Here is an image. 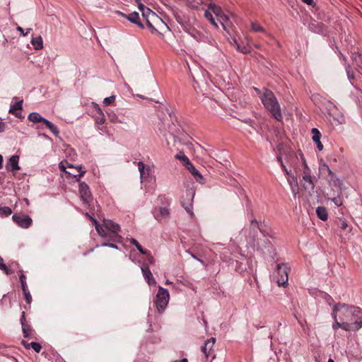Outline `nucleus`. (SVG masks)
<instances>
[{"mask_svg": "<svg viewBox=\"0 0 362 362\" xmlns=\"http://www.w3.org/2000/svg\"><path fill=\"white\" fill-rule=\"evenodd\" d=\"M334 329L341 328L345 331L356 332L362 327V312L358 308L337 305L333 308Z\"/></svg>", "mask_w": 362, "mask_h": 362, "instance_id": "f257e3e1", "label": "nucleus"}, {"mask_svg": "<svg viewBox=\"0 0 362 362\" xmlns=\"http://www.w3.org/2000/svg\"><path fill=\"white\" fill-rule=\"evenodd\" d=\"M144 9L143 18L146 21L148 27L152 33H156L162 37L170 31L168 25L151 9Z\"/></svg>", "mask_w": 362, "mask_h": 362, "instance_id": "f03ea898", "label": "nucleus"}, {"mask_svg": "<svg viewBox=\"0 0 362 362\" xmlns=\"http://www.w3.org/2000/svg\"><path fill=\"white\" fill-rule=\"evenodd\" d=\"M144 9L143 18L146 21L148 27L152 33H156L162 37L170 31L168 25L151 9Z\"/></svg>", "mask_w": 362, "mask_h": 362, "instance_id": "7ed1b4c3", "label": "nucleus"}, {"mask_svg": "<svg viewBox=\"0 0 362 362\" xmlns=\"http://www.w3.org/2000/svg\"><path fill=\"white\" fill-rule=\"evenodd\" d=\"M261 100L265 108L271 112L272 116L278 121H280L282 118L281 108L274 93L269 90H265L261 96Z\"/></svg>", "mask_w": 362, "mask_h": 362, "instance_id": "20e7f679", "label": "nucleus"}, {"mask_svg": "<svg viewBox=\"0 0 362 362\" xmlns=\"http://www.w3.org/2000/svg\"><path fill=\"white\" fill-rule=\"evenodd\" d=\"M59 167L61 170L69 176H72L76 178L78 181L82 176H83L86 173V170L82 169L81 165L74 166L71 164H69L66 161L60 162Z\"/></svg>", "mask_w": 362, "mask_h": 362, "instance_id": "39448f33", "label": "nucleus"}, {"mask_svg": "<svg viewBox=\"0 0 362 362\" xmlns=\"http://www.w3.org/2000/svg\"><path fill=\"white\" fill-rule=\"evenodd\" d=\"M169 298L170 295L168 291L165 288L158 286V291L156 294L155 303L157 309L160 312L163 311L165 308L168 304Z\"/></svg>", "mask_w": 362, "mask_h": 362, "instance_id": "423d86ee", "label": "nucleus"}, {"mask_svg": "<svg viewBox=\"0 0 362 362\" xmlns=\"http://www.w3.org/2000/svg\"><path fill=\"white\" fill-rule=\"evenodd\" d=\"M209 9L217 17L218 21L220 22L224 29L228 21V17L222 11V9L214 4H210Z\"/></svg>", "mask_w": 362, "mask_h": 362, "instance_id": "0eeeda50", "label": "nucleus"}, {"mask_svg": "<svg viewBox=\"0 0 362 362\" xmlns=\"http://www.w3.org/2000/svg\"><path fill=\"white\" fill-rule=\"evenodd\" d=\"M289 267L286 264H281L277 266V272L280 278L276 281L279 286H285L288 280Z\"/></svg>", "mask_w": 362, "mask_h": 362, "instance_id": "6e6552de", "label": "nucleus"}, {"mask_svg": "<svg viewBox=\"0 0 362 362\" xmlns=\"http://www.w3.org/2000/svg\"><path fill=\"white\" fill-rule=\"evenodd\" d=\"M79 194L83 202L89 203L92 201L93 197L89 187L83 182L79 183Z\"/></svg>", "mask_w": 362, "mask_h": 362, "instance_id": "1a4fd4ad", "label": "nucleus"}, {"mask_svg": "<svg viewBox=\"0 0 362 362\" xmlns=\"http://www.w3.org/2000/svg\"><path fill=\"white\" fill-rule=\"evenodd\" d=\"M13 221L16 223L20 227L23 228H28L32 224V218L28 216H18L13 215L12 216Z\"/></svg>", "mask_w": 362, "mask_h": 362, "instance_id": "9d476101", "label": "nucleus"}, {"mask_svg": "<svg viewBox=\"0 0 362 362\" xmlns=\"http://www.w3.org/2000/svg\"><path fill=\"white\" fill-rule=\"evenodd\" d=\"M92 106L95 112V113L94 115V118H95V122L98 124H105L106 119H105V116L102 109L95 103H93Z\"/></svg>", "mask_w": 362, "mask_h": 362, "instance_id": "9b49d317", "label": "nucleus"}, {"mask_svg": "<svg viewBox=\"0 0 362 362\" xmlns=\"http://www.w3.org/2000/svg\"><path fill=\"white\" fill-rule=\"evenodd\" d=\"M193 197H194V193L192 192H189L187 194V198H186V201L184 200L182 201V206L185 208V209L186 210V211L191 216L193 215V211H192V201H193Z\"/></svg>", "mask_w": 362, "mask_h": 362, "instance_id": "f8f14e48", "label": "nucleus"}, {"mask_svg": "<svg viewBox=\"0 0 362 362\" xmlns=\"http://www.w3.org/2000/svg\"><path fill=\"white\" fill-rule=\"evenodd\" d=\"M287 180L289 184L291 192L294 198H296V196L299 194L300 190L298 180L295 176H290Z\"/></svg>", "mask_w": 362, "mask_h": 362, "instance_id": "ddd939ff", "label": "nucleus"}, {"mask_svg": "<svg viewBox=\"0 0 362 362\" xmlns=\"http://www.w3.org/2000/svg\"><path fill=\"white\" fill-rule=\"evenodd\" d=\"M19 156L16 155L12 156L6 165V168L11 171H16L20 169L18 165Z\"/></svg>", "mask_w": 362, "mask_h": 362, "instance_id": "4468645a", "label": "nucleus"}, {"mask_svg": "<svg viewBox=\"0 0 362 362\" xmlns=\"http://www.w3.org/2000/svg\"><path fill=\"white\" fill-rule=\"evenodd\" d=\"M216 339L214 337L211 338L204 343V345L202 346V351L206 357H208L210 351L212 350L213 346L215 344Z\"/></svg>", "mask_w": 362, "mask_h": 362, "instance_id": "2eb2a0df", "label": "nucleus"}, {"mask_svg": "<svg viewBox=\"0 0 362 362\" xmlns=\"http://www.w3.org/2000/svg\"><path fill=\"white\" fill-rule=\"evenodd\" d=\"M312 134L313 141L316 144L318 150L322 151L323 149V145L320 141L321 134L320 131L316 128H313L312 129Z\"/></svg>", "mask_w": 362, "mask_h": 362, "instance_id": "dca6fc26", "label": "nucleus"}, {"mask_svg": "<svg viewBox=\"0 0 362 362\" xmlns=\"http://www.w3.org/2000/svg\"><path fill=\"white\" fill-rule=\"evenodd\" d=\"M141 271L144 275V277L146 280L148 285H155L156 280L153 276V274L148 267H142Z\"/></svg>", "mask_w": 362, "mask_h": 362, "instance_id": "f3484780", "label": "nucleus"}, {"mask_svg": "<svg viewBox=\"0 0 362 362\" xmlns=\"http://www.w3.org/2000/svg\"><path fill=\"white\" fill-rule=\"evenodd\" d=\"M103 226L107 230H109L114 233H117L119 230V225L115 223L111 220H105L103 221Z\"/></svg>", "mask_w": 362, "mask_h": 362, "instance_id": "a211bd4d", "label": "nucleus"}, {"mask_svg": "<svg viewBox=\"0 0 362 362\" xmlns=\"http://www.w3.org/2000/svg\"><path fill=\"white\" fill-rule=\"evenodd\" d=\"M127 20L132 23L136 24L140 28H144V26L140 21L139 13L134 11L128 15Z\"/></svg>", "mask_w": 362, "mask_h": 362, "instance_id": "6ab92c4d", "label": "nucleus"}, {"mask_svg": "<svg viewBox=\"0 0 362 362\" xmlns=\"http://www.w3.org/2000/svg\"><path fill=\"white\" fill-rule=\"evenodd\" d=\"M138 168L140 173L141 180H144L149 175L150 170L148 168L146 167L145 164L143 162H139L137 163Z\"/></svg>", "mask_w": 362, "mask_h": 362, "instance_id": "aec40b11", "label": "nucleus"}, {"mask_svg": "<svg viewBox=\"0 0 362 362\" xmlns=\"http://www.w3.org/2000/svg\"><path fill=\"white\" fill-rule=\"evenodd\" d=\"M28 119L33 122V123H38V122H44L45 123V121L47 119L42 117L39 113L37 112H31L29 114L28 117Z\"/></svg>", "mask_w": 362, "mask_h": 362, "instance_id": "412c9836", "label": "nucleus"}, {"mask_svg": "<svg viewBox=\"0 0 362 362\" xmlns=\"http://www.w3.org/2000/svg\"><path fill=\"white\" fill-rule=\"evenodd\" d=\"M303 180L305 182L304 184L305 188L314 189V183L309 172H304L303 175Z\"/></svg>", "mask_w": 362, "mask_h": 362, "instance_id": "4be33fe9", "label": "nucleus"}, {"mask_svg": "<svg viewBox=\"0 0 362 362\" xmlns=\"http://www.w3.org/2000/svg\"><path fill=\"white\" fill-rule=\"evenodd\" d=\"M31 44L34 47V48L37 50L42 49L43 48V41L41 36H37L36 37H33L31 39Z\"/></svg>", "mask_w": 362, "mask_h": 362, "instance_id": "5701e85b", "label": "nucleus"}, {"mask_svg": "<svg viewBox=\"0 0 362 362\" xmlns=\"http://www.w3.org/2000/svg\"><path fill=\"white\" fill-rule=\"evenodd\" d=\"M170 211L169 209L166 207H160L159 208L158 213L156 214V218L158 220H161L163 218H166L169 216Z\"/></svg>", "mask_w": 362, "mask_h": 362, "instance_id": "b1692460", "label": "nucleus"}, {"mask_svg": "<svg viewBox=\"0 0 362 362\" xmlns=\"http://www.w3.org/2000/svg\"><path fill=\"white\" fill-rule=\"evenodd\" d=\"M316 213L319 218L322 221H326L328 218L327 210L323 206H318L316 209Z\"/></svg>", "mask_w": 362, "mask_h": 362, "instance_id": "393cba45", "label": "nucleus"}, {"mask_svg": "<svg viewBox=\"0 0 362 362\" xmlns=\"http://www.w3.org/2000/svg\"><path fill=\"white\" fill-rule=\"evenodd\" d=\"M211 11H206L204 13V17L209 21V22L216 28H218V24L216 22L214 18L212 16Z\"/></svg>", "mask_w": 362, "mask_h": 362, "instance_id": "a878e982", "label": "nucleus"}, {"mask_svg": "<svg viewBox=\"0 0 362 362\" xmlns=\"http://www.w3.org/2000/svg\"><path fill=\"white\" fill-rule=\"evenodd\" d=\"M45 124L49 129V130L56 136L59 135V130L56 126L54 125L50 121L46 120Z\"/></svg>", "mask_w": 362, "mask_h": 362, "instance_id": "bb28decb", "label": "nucleus"}, {"mask_svg": "<svg viewBox=\"0 0 362 362\" xmlns=\"http://www.w3.org/2000/svg\"><path fill=\"white\" fill-rule=\"evenodd\" d=\"M108 119L112 123H122V121L119 119L117 115L115 112L111 111L110 112H107Z\"/></svg>", "mask_w": 362, "mask_h": 362, "instance_id": "cd10ccee", "label": "nucleus"}, {"mask_svg": "<svg viewBox=\"0 0 362 362\" xmlns=\"http://www.w3.org/2000/svg\"><path fill=\"white\" fill-rule=\"evenodd\" d=\"M23 101H18L15 103L9 109L8 112L16 114V110L22 109Z\"/></svg>", "mask_w": 362, "mask_h": 362, "instance_id": "c85d7f7f", "label": "nucleus"}, {"mask_svg": "<svg viewBox=\"0 0 362 362\" xmlns=\"http://www.w3.org/2000/svg\"><path fill=\"white\" fill-rule=\"evenodd\" d=\"M251 30L255 33H264V29L257 23H251Z\"/></svg>", "mask_w": 362, "mask_h": 362, "instance_id": "c756f323", "label": "nucleus"}, {"mask_svg": "<svg viewBox=\"0 0 362 362\" xmlns=\"http://www.w3.org/2000/svg\"><path fill=\"white\" fill-rule=\"evenodd\" d=\"M189 172L194 176V177L197 180V181L203 180L202 175L199 172L198 170H197L195 168V167H193Z\"/></svg>", "mask_w": 362, "mask_h": 362, "instance_id": "7c9ffc66", "label": "nucleus"}, {"mask_svg": "<svg viewBox=\"0 0 362 362\" xmlns=\"http://www.w3.org/2000/svg\"><path fill=\"white\" fill-rule=\"evenodd\" d=\"M12 214V210L8 206H0V216H8Z\"/></svg>", "mask_w": 362, "mask_h": 362, "instance_id": "2f4dec72", "label": "nucleus"}, {"mask_svg": "<svg viewBox=\"0 0 362 362\" xmlns=\"http://www.w3.org/2000/svg\"><path fill=\"white\" fill-rule=\"evenodd\" d=\"M129 242L132 245H134L141 254H146V251L143 249V247L141 246V245L138 243L136 240L131 238L129 239Z\"/></svg>", "mask_w": 362, "mask_h": 362, "instance_id": "473e14b6", "label": "nucleus"}, {"mask_svg": "<svg viewBox=\"0 0 362 362\" xmlns=\"http://www.w3.org/2000/svg\"><path fill=\"white\" fill-rule=\"evenodd\" d=\"M22 330L23 332L24 337H28L31 332V328L30 325H28L26 322H23Z\"/></svg>", "mask_w": 362, "mask_h": 362, "instance_id": "72a5a7b5", "label": "nucleus"}, {"mask_svg": "<svg viewBox=\"0 0 362 362\" xmlns=\"http://www.w3.org/2000/svg\"><path fill=\"white\" fill-rule=\"evenodd\" d=\"M97 232L101 237H107V233L106 232L105 228L103 226V223L102 225H99L98 227L95 228Z\"/></svg>", "mask_w": 362, "mask_h": 362, "instance_id": "f704fd0d", "label": "nucleus"}, {"mask_svg": "<svg viewBox=\"0 0 362 362\" xmlns=\"http://www.w3.org/2000/svg\"><path fill=\"white\" fill-rule=\"evenodd\" d=\"M0 269L3 270L6 274H12V272L4 263V259L1 256H0Z\"/></svg>", "mask_w": 362, "mask_h": 362, "instance_id": "c9c22d12", "label": "nucleus"}, {"mask_svg": "<svg viewBox=\"0 0 362 362\" xmlns=\"http://www.w3.org/2000/svg\"><path fill=\"white\" fill-rule=\"evenodd\" d=\"M334 119L336 120L337 124H342L345 123V117L344 115L341 112H339L337 115V117H334Z\"/></svg>", "mask_w": 362, "mask_h": 362, "instance_id": "e433bc0d", "label": "nucleus"}, {"mask_svg": "<svg viewBox=\"0 0 362 362\" xmlns=\"http://www.w3.org/2000/svg\"><path fill=\"white\" fill-rule=\"evenodd\" d=\"M175 158L180 161L182 162L183 165H185L187 162H188L189 160V158L184 154V153H179L175 156Z\"/></svg>", "mask_w": 362, "mask_h": 362, "instance_id": "4c0bfd02", "label": "nucleus"}, {"mask_svg": "<svg viewBox=\"0 0 362 362\" xmlns=\"http://www.w3.org/2000/svg\"><path fill=\"white\" fill-rule=\"evenodd\" d=\"M30 348H32L36 353L40 352L42 349L41 345L37 342L30 343Z\"/></svg>", "mask_w": 362, "mask_h": 362, "instance_id": "58836bf2", "label": "nucleus"}, {"mask_svg": "<svg viewBox=\"0 0 362 362\" xmlns=\"http://www.w3.org/2000/svg\"><path fill=\"white\" fill-rule=\"evenodd\" d=\"M115 96L112 95V96L105 98L103 100V103L105 105L107 106V105H112L115 102Z\"/></svg>", "mask_w": 362, "mask_h": 362, "instance_id": "ea45409f", "label": "nucleus"}, {"mask_svg": "<svg viewBox=\"0 0 362 362\" xmlns=\"http://www.w3.org/2000/svg\"><path fill=\"white\" fill-rule=\"evenodd\" d=\"M277 160L281 163V166L282 169L284 170V171L286 173V174L287 175H289V177H290L291 176L290 171L286 168V165L284 164L281 156H279L277 157Z\"/></svg>", "mask_w": 362, "mask_h": 362, "instance_id": "a19ab883", "label": "nucleus"}, {"mask_svg": "<svg viewBox=\"0 0 362 362\" xmlns=\"http://www.w3.org/2000/svg\"><path fill=\"white\" fill-rule=\"evenodd\" d=\"M23 291L26 302L28 303H30L31 300H32V297H31V295L30 293L28 288L24 289V290H23Z\"/></svg>", "mask_w": 362, "mask_h": 362, "instance_id": "79ce46f5", "label": "nucleus"}, {"mask_svg": "<svg viewBox=\"0 0 362 362\" xmlns=\"http://www.w3.org/2000/svg\"><path fill=\"white\" fill-rule=\"evenodd\" d=\"M20 281L21 283L22 289H28V288L25 281V276L24 274H21L20 276Z\"/></svg>", "mask_w": 362, "mask_h": 362, "instance_id": "37998d69", "label": "nucleus"}, {"mask_svg": "<svg viewBox=\"0 0 362 362\" xmlns=\"http://www.w3.org/2000/svg\"><path fill=\"white\" fill-rule=\"evenodd\" d=\"M235 44H236V49H237L239 52H242V53H243V54H246V53H248V52H250V49H249L247 47H240V45L236 42V41H235Z\"/></svg>", "mask_w": 362, "mask_h": 362, "instance_id": "c03bdc74", "label": "nucleus"}, {"mask_svg": "<svg viewBox=\"0 0 362 362\" xmlns=\"http://www.w3.org/2000/svg\"><path fill=\"white\" fill-rule=\"evenodd\" d=\"M135 2L138 4V8L139 11L141 12V15L144 14V9H149L148 8L146 7L142 3L141 0H135Z\"/></svg>", "mask_w": 362, "mask_h": 362, "instance_id": "a18cd8bd", "label": "nucleus"}, {"mask_svg": "<svg viewBox=\"0 0 362 362\" xmlns=\"http://www.w3.org/2000/svg\"><path fill=\"white\" fill-rule=\"evenodd\" d=\"M332 201L337 206H341L343 204L342 199L340 197H334L332 199Z\"/></svg>", "mask_w": 362, "mask_h": 362, "instance_id": "49530a36", "label": "nucleus"}, {"mask_svg": "<svg viewBox=\"0 0 362 362\" xmlns=\"http://www.w3.org/2000/svg\"><path fill=\"white\" fill-rule=\"evenodd\" d=\"M16 30H17L18 32H20V33H21L23 36H25V35H28V31H30V28L27 29V32H26V33H25V32H24V30H23V29L21 27H20V26H18V27L16 28Z\"/></svg>", "mask_w": 362, "mask_h": 362, "instance_id": "de8ad7c7", "label": "nucleus"}, {"mask_svg": "<svg viewBox=\"0 0 362 362\" xmlns=\"http://www.w3.org/2000/svg\"><path fill=\"white\" fill-rule=\"evenodd\" d=\"M350 69H351L350 66H347V67H346L347 76L349 79H353V78H354V74L353 73H351Z\"/></svg>", "mask_w": 362, "mask_h": 362, "instance_id": "09e8293b", "label": "nucleus"}, {"mask_svg": "<svg viewBox=\"0 0 362 362\" xmlns=\"http://www.w3.org/2000/svg\"><path fill=\"white\" fill-rule=\"evenodd\" d=\"M321 169L326 170L330 175H333V173L332 172L329 166L327 165L326 164H323L321 167Z\"/></svg>", "mask_w": 362, "mask_h": 362, "instance_id": "8fccbe9b", "label": "nucleus"}, {"mask_svg": "<svg viewBox=\"0 0 362 362\" xmlns=\"http://www.w3.org/2000/svg\"><path fill=\"white\" fill-rule=\"evenodd\" d=\"M86 216H88L90 218V219L92 221V222L94 224L95 228L98 227L100 225L98 221L95 218H94L93 217L90 216L88 214H86Z\"/></svg>", "mask_w": 362, "mask_h": 362, "instance_id": "3c124183", "label": "nucleus"}, {"mask_svg": "<svg viewBox=\"0 0 362 362\" xmlns=\"http://www.w3.org/2000/svg\"><path fill=\"white\" fill-rule=\"evenodd\" d=\"M184 165L185 166V168H186L189 171H190V170H191V169H192L193 167H194L190 160H189L188 162H187Z\"/></svg>", "mask_w": 362, "mask_h": 362, "instance_id": "603ef678", "label": "nucleus"}, {"mask_svg": "<svg viewBox=\"0 0 362 362\" xmlns=\"http://www.w3.org/2000/svg\"><path fill=\"white\" fill-rule=\"evenodd\" d=\"M184 165L185 166V168H186L189 171H190V170H191V169H192L193 167H194L190 160H189L188 162H187Z\"/></svg>", "mask_w": 362, "mask_h": 362, "instance_id": "864d4df0", "label": "nucleus"}, {"mask_svg": "<svg viewBox=\"0 0 362 362\" xmlns=\"http://www.w3.org/2000/svg\"><path fill=\"white\" fill-rule=\"evenodd\" d=\"M187 1L189 2V6L191 7H192V8H198L199 4L194 3L193 0H187Z\"/></svg>", "mask_w": 362, "mask_h": 362, "instance_id": "5fc2aeb1", "label": "nucleus"}, {"mask_svg": "<svg viewBox=\"0 0 362 362\" xmlns=\"http://www.w3.org/2000/svg\"><path fill=\"white\" fill-rule=\"evenodd\" d=\"M102 246H108V247L114 248V249L118 248L116 245L112 244V243H103V244H102Z\"/></svg>", "mask_w": 362, "mask_h": 362, "instance_id": "6e6d98bb", "label": "nucleus"}, {"mask_svg": "<svg viewBox=\"0 0 362 362\" xmlns=\"http://www.w3.org/2000/svg\"><path fill=\"white\" fill-rule=\"evenodd\" d=\"M4 129H5V124L1 120H0V133L4 132Z\"/></svg>", "mask_w": 362, "mask_h": 362, "instance_id": "4d7b16f0", "label": "nucleus"}, {"mask_svg": "<svg viewBox=\"0 0 362 362\" xmlns=\"http://www.w3.org/2000/svg\"><path fill=\"white\" fill-rule=\"evenodd\" d=\"M22 344L24 346V347L27 349H30V343H27L26 341H22Z\"/></svg>", "mask_w": 362, "mask_h": 362, "instance_id": "13d9d810", "label": "nucleus"}, {"mask_svg": "<svg viewBox=\"0 0 362 362\" xmlns=\"http://www.w3.org/2000/svg\"><path fill=\"white\" fill-rule=\"evenodd\" d=\"M348 228V224L346 221H343L341 223V228L346 230Z\"/></svg>", "mask_w": 362, "mask_h": 362, "instance_id": "bf43d9fd", "label": "nucleus"}, {"mask_svg": "<svg viewBox=\"0 0 362 362\" xmlns=\"http://www.w3.org/2000/svg\"><path fill=\"white\" fill-rule=\"evenodd\" d=\"M303 2L308 4V5H313V0H301Z\"/></svg>", "mask_w": 362, "mask_h": 362, "instance_id": "052dcab7", "label": "nucleus"}, {"mask_svg": "<svg viewBox=\"0 0 362 362\" xmlns=\"http://www.w3.org/2000/svg\"><path fill=\"white\" fill-rule=\"evenodd\" d=\"M21 326L23 325V322H25V313H23L22 314V316H21Z\"/></svg>", "mask_w": 362, "mask_h": 362, "instance_id": "680f3d73", "label": "nucleus"}, {"mask_svg": "<svg viewBox=\"0 0 362 362\" xmlns=\"http://www.w3.org/2000/svg\"><path fill=\"white\" fill-rule=\"evenodd\" d=\"M117 13L122 16L123 18L127 19V17H128V15H126L125 13H122V12H120V11H117Z\"/></svg>", "mask_w": 362, "mask_h": 362, "instance_id": "e2e57ef3", "label": "nucleus"}, {"mask_svg": "<svg viewBox=\"0 0 362 362\" xmlns=\"http://www.w3.org/2000/svg\"><path fill=\"white\" fill-rule=\"evenodd\" d=\"M190 255H191V257H192V258H194V259H196V260H197V261H199V262H202V260H201L200 259L197 258L194 255H193V254L190 253Z\"/></svg>", "mask_w": 362, "mask_h": 362, "instance_id": "0e129e2a", "label": "nucleus"}, {"mask_svg": "<svg viewBox=\"0 0 362 362\" xmlns=\"http://www.w3.org/2000/svg\"><path fill=\"white\" fill-rule=\"evenodd\" d=\"M2 163H3V157L0 154V169L2 168V166H3Z\"/></svg>", "mask_w": 362, "mask_h": 362, "instance_id": "69168bd1", "label": "nucleus"}, {"mask_svg": "<svg viewBox=\"0 0 362 362\" xmlns=\"http://www.w3.org/2000/svg\"><path fill=\"white\" fill-rule=\"evenodd\" d=\"M172 283H173V282H172V281H169V280H166V281H165V284H171Z\"/></svg>", "mask_w": 362, "mask_h": 362, "instance_id": "338daca9", "label": "nucleus"}, {"mask_svg": "<svg viewBox=\"0 0 362 362\" xmlns=\"http://www.w3.org/2000/svg\"><path fill=\"white\" fill-rule=\"evenodd\" d=\"M327 362H334L333 359L329 358Z\"/></svg>", "mask_w": 362, "mask_h": 362, "instance_id": "774afa93", "label": "nucleus"}]
</instances>
